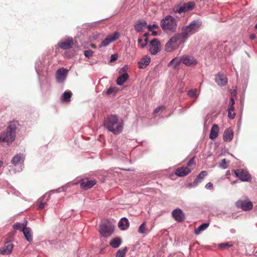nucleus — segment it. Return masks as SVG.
<instances>
[{"mask_svg":"<svg viewBox=\"0 0 257 257\" xmlns=\"http://www.w3.org/2000/svg\"><path fill=\"white\" fill-rule=\"evenodd\" d=\"M104 125L109 131L114 134L120 133L123 128L122 121H119L118 116L115 114L107 117L104 120Z\"/></svg>","mask_w":257,"mask_h":257,"instance_id":"nucleus-1","label":"nucleus"},{"mask_svg":"<svg viewBox=\"0 0 257 257\" xmlns=\"http://www.w3.org/2000/svg\"><path fill=\"white\" fill-rule=\"evenodd\" d=\"M19 125L20 124L17 121L10 122L6 130L1 134L0 140L8 144L13 142L15 139L16 130Z\"/></svg>","mask_w":257,"mask_h":257,"instance_id":"nucleus-2","label":"nucleus"},{"mask_svg":"<svg viewBox=\"0 0 257 257\" xmlns=\"http://www.w3.org/2000/svg\"><path fill=\"white\" fill-rule=\"evenodd\" d=\"M177 21L170 15L166 16L160 21V26L162 30L167 33H173L176 31Z\"/></svg>","mask_w":257,"mask_h":257,"instance_id":"nucleus-3","label":"nucleus"},{"mask_svg":"<svg viewBox=\"0 0 257 257\" xmlns=\"http://www.w3.org/2000/svg\"><path fill=\"white\" fill-rule=\"evenodd\" d=\"M201 26V22L198 20H194L187 26L183 27L182 32L180 34L181 35L183 39L185 41L189 35H192L197 32Z\"/></svg>","mask_w":257,"mask_h":257,"instance_id":"nucleus-4","label":"nucleus"},{"mask_svg":"<svg viewBox=\"0 0 257 257\" xmlns=\"http://www.w3.org/2000/svg\"><path fill=\"white\" fill-rule=\"evenodd\" d=\"M185 41L183 39L180 34L172 37L165 45V50L167 52H171L177 47V43H183Z\"/></svg>","mask_w":257,"mask_h":257,"instance_id":"nucleus-5","label":"nucleus"},{"mask_svg":"<svg viewBox=\"0 0 257 257\" xmlns=\"http://www.w3.org/2000/svg\"><path fill=\"white\" fill-rule=\"evenodd\" d=\"M235 206L243 211H247L252 209L253 204L247 196H244L236 202Z\"/></svg>","mask_w":257,"mask_h":257,"instance_id":"nucleus-6","label":"nucleus"},{"mask_svg":"<svg viewBox=\"0 0 257 257\" xmlns=\"http://www.w3.org/2000/svg\"><path fill=\"white\" fill-rule=\"evenodd\" d=\"M114 231V226L108 221L102 222L99 227V232L103 237L110 236Z\"/></svg>","mask_w":257,"mask_h":257,"instance_id":"nucleus-7","label":"nucleus"},{"mask_svg":"<svg viewBox=\"0 0 257 257\" xmlns=\"http://www.w3.org/2000/svg\"><path fill=\"white\" fill-rule=\"evenodd\" d=\"M120 37V34L117 32L108 35L101 43L99 47H105L110 43L117 40Z\"/></svg>","mask_w":257,"mask_h":257,"instance_id":"nucleus-8","label":"nucleus"},{"mask_svg":"<svg viewBox=\"0 0 257 257\" xmlns=\"http://www.w3.org/2000/svg\"><path fill=\"white\" fill-rule=\"evenodd\" d=\"M234 174L242 181H249L251 179L250 174L244 170L238 169L235 170Z\"/></svg>","mask_w":257,"mask_h":257,"instance_id":"nucleus-9","label":"nucleus"},{"mask_svg":"<svg viewBox=\"0 0 257 257\" xmlns=\"http://www.w3.org/2000/svg\"><path fill=\"white\" fill-rule=\"evenodd\" d=\"M149 51L152 54L155 55L161 50V44L157 39L152 40L149 45Z\"/></svg>","mask_w":257,"mask_h":257,"instance_id":"nucleus-10","label":"nucleus"},{"mask_svg":"<svg viewBox=\"0 0 257 257\" xmlns=\"http://www.w3.org/2000/svg\"><path fill=\"white\" fill-rule=\"evenodd\" d=\"M181 61L187 66H193L197 64V60L193 57L183 55L181 57Z\"/></svg>","mask_w":257,"mask_h":257,"instance_id":"nucleus-11","label":"nucleus"},{"mask_svg":"<svg viewBox=\"0 0 257 257\" xmlns=\"http://www.w3.org/2000/svg\"><path fill=\"white\" fill-rule=\"evenodd\" d=\"M195 6V4L194 2L185 3L181 6L178 10H177L176 13L181 14L182 13H185L191 11L194 8Z\"/></svg>","mask_w":257,"mask_h":257,"instance_id":"nucleus-12","label":"nucleus"},{"mask_svg":"<svg viewBox=\"0 0 257 257\" xmlns=\"http://www.w3.org/2000/svg\"><path fill=\"white\" fill-rule=\"evenodd\" d=\"M67 72V70L63 68L58 69L56 73L57 81L63 82L66 78Z\"/></svg>","mask_w":257,"mask_h":257,"instance_id":"nucleus-13","label":"nucleus"},{"mask_svg":"<svg viewBox=\"0 0 257 257\" xmlns=\"http://www.w3.org/2000/svg\"><path fill=\"white\" fill-rule=\"evenodd\" d=\"M96 183V182L95 180L83 179L80 181V186L83 189L87 190L94 186Z\"/></svg>","mask_w":257,"mask_h":257,"instance_id":"nucleus-14","label":"nucleus"},{"mask_svg":"<svg viewBox=\"0 0 257 257\" xmlns=\"http://www.w3.org/2000/svg\"><path fill=\"white\" fill-rule=\"evenodd\" d=\"M172 215L174 219L177 222H182L185 219V214L180 209H176L172 212Z\"/></svg>","mask_w":257,"mask_h":257,"instance_id":"nucleus-15","label":"nucleus"},{"mask_svg":"<svg viewBox=\"0 0 257 257\" xmlns=\"http://www.w3.org/2000/svg\"><path fill=\"white\" fill-rule=\"evenodd\" d=\"M14 245L11 241H7L5 242L3 247L0 249V253L2 254H10L13 250Z\"/></svg>","mask_w":257,"mask_h":257,"instance_id":"nucleus-16","label":"nucleus"},{"mask_svg":"<svg viewBox=\"0 0 257 257\" xmlns=\"http://www.w3.org/2000/svg\"><path fill=\"white\" fill-rule=\"evenodd\" d=\"M216 83L219 86H225L227 82V78L221 73H218L215 76Z\"/></svg>","mask_w":257,"mask_h":257,"instance_id":"nucleus-17","label":"nucleus"},{"mask_svg":"<svg viewBox=\"0 0 257 257\" xmlns=\"http://www.w3.org/2000/svg\"><path fill=\"white\" fill-rule=\"evenodd\" d=\"M191 171V169L188 167H182L177 168L175 170V174L179 177H183L188 175Z\"/></svg>","mask_w":257,"mask_h":257,"instance_id":"nucleus-18","label":"nucleus"},{"mask_svg":"<svg viewBox=\"0 0 257 257\" xmlns=\"http://www.w3.org/2000/svg\"><path fill=\"white\" fill-rule=\"evenodd\" d=\"M73 45V41L72 39H69L58 43L59 47L64 50L70 49L72 47Z\"/></svg>","mask_w":257,"mask_h":257,"instance_id":"nucleus-19","label":"nucleus"},{"mask_svg":"<svg viewBox=\"0 0 257 257\" xmlns=\"http://www.w3.org/2000/svg\"><path fill=\"white\" fill-rule=\"evenodd\" d=\"M147 24L144 20H139L134 25L135 29L137 32H142L147 26Z\"/></svg>","mask_w":257,"mask_h":257,"instance_id":"nucleus-20","label":"nucleus"},{"mask_svg":"<svg viewBox=\"0 0 257 257\" xmlns=\"http://www.w3.org/2000/svg\"><path fill=\"white\" fill-rule=\"evenodd\" d=\"M22 231L26 239L29 242L32 241L33 235L31 229L30 227L25 226L22 229Z\"/></svg>","mask_w":257,"mask_h":257,"instance_id":"nucleus-21","label":"nucleus"},{"mask_svg":"<svg viewBox=\"0 0 257 257\" xmlns=\"http://www.w3.org/2000/svg\"><path fill=\"white\" fill-rule=\"evenodd\" d=\"M219 132L218 126L216 124H213L209 135V138L211 140H214L218 137Z\"/></svg>","mask_w":257,"mask_h":257,"instance_id":"nucleus-22","label":"nucleus"},{"mask_svg":"<svg viewBox=\"0 0 257 257\" xmlns=\"http://www.w3.org/2000/svg\"><path fill=\"white\" fill-rule=\"evenodd\" d=\"M223 137L224 141L230 142L233 138V132L229 128H227L225 130Z\"/></svg>","mask_w":257,"mask_h":257,"instance_id":"nucleus-23","label":"nucleus"},{"mask_svg":"<svg viewBox=\"0 0 257 257\" xmlns=\"http://www.w3.org/2000/svg\"><path fill=\"white\" fill-rule=\"evenodd\" d=\"M207 175V172L205 171H201L199 175L197 176L196 179L193 182V184L194 186H196L198 184V183L201 182L204 178Z\"/></svg>","mask_w":257,"mask_h":257,"instance_id":"nucleus-24","label":"nucleus"},{"mask_svg":"<svg viewBox=\"0 0 257 257\" xmlns=\"http://www.w3.org/2000/svg\"><path fill=\"white\" fill-rule=\"evenodd\" d=\"M118 226L122 230L127 228L129 226L128 220L125 218H121L118 222Z\"/></svg>","mask_w":257,"mask_h":257,"instance_id":"nucleus-25","label":"nucleus"},{"mask_svg":"<svg viewBox=\"0 0 257 257\" xmlns=\"http://www.w3.org/2000/svg\"><path fill=\"white\" fill-rule=\"evenodd\" d=\"M129 76L126 73H124L118 77L116 80L117 84L122 85L128 78Z\"/></svg>","mask_w":257,"mask_h":257,"instance_id":"nucleus-26","label":"nucleus"},{"mask_svg":"<svg viewBox=\"0 0 257 257\" xmlns=\"http://www.w3.org/2000/svg\"><path fill=\"white\" fill-rule=\"evenodd\" d=\"M150 62V57H145L143 58L141 61L139 62V67L140 68H143L149 65Z\"/></svg>","mask_w":257,"mask_h":257,"instance_id":"nucleus-27","label":"nucleus"},{"mask_svg":"<svg viewBox=\"0 0 257 257\" xmlns=\"http://www.w3.org/2000/svg\"><path fill=\"white\" fill-rule=\"evenodd\" d=\"M121 243V239L119 237H117L112 239L109 242V244L113 248H117L120 245Z\"/></svg>","mask_w":257,"mask_h":257,"instance_id":"nucleus-28","label":"nucleus"},{"mask_svg":"<svg viewBox=\"0 0 257 257\" xmlns=\"http://www.w3.org/2000/svg\"><path fill=\"white\" fill-rule=\"evenodd\" d=\"M72 95V92L70 91H65L62 96V99L64 101H69L70 98Z\"/></svg>","mask_w":257,"mask_h":257,"instance_id":"nucleus-29","label":"nucleus"},{"mask_svg":"<svg viewBox=\"0 0 257 257\" xmlns=\"http://www.w3.org/2000/svg\"><path fill=\"white\" fill-rule=\"evenodd\" d=\"M209 226V223H203L195 230V233L199 234L201 231L205 230Z\"/></svg>","mask_w":257,"mask_h":257,"instance_id":"nucleus-30","label":"nucleus"},{"mask_svg":"<svg viewBox=\"0 0 257 257\" xmlns=\"http://www.w3.org/2000/svg\"><path fill=\"white\" fill-rule=\"evenodd\" d=\"M21 161H24V158L20 155H16L12 160V163L14 165L17 164Z\"/></svg>","mask_w":257,"mask_h":257,"instance_id":"nucleus-31","label":"nucleus"},{"mask_svg":"<svg viewBox=\"0 0 257 257\" xmlns=\"http://www.w3.org/2000/svg\"><path fill=\"white\" fill-rule=\"evenodd\" d=\"M127 249L126 247H125L122 249H118L116 253L115 257H124L126 254Z\"/></svg>","mask_w":257,"mask_h":257,"instance_id":"nucleus-32","label":"nucleus"},{"mask_svg":"<svg viewBox=\"0 0 257 257\" xmlns=\"http://www.w3.org/2000/svg\"><path fill=\"white\" fill-rule=\"evenodd\" d=\"M46 203V202L44 201V197L39 199L37 201L39 209H43L45 206Z\"/></svg>","mask_w":257,"mask_h":257,"instance_id":"nucleus-33","label":"nucleus"},{"mask_svg":"<svg viewBox=\"0 0 257 257\" xmlns=\"http://www.w3.org/2000/svg\"><path fill=\"white\" fill-rule=\"evenodd\" d=\"M188 95L190 97H197L198 96V91L196 89H191L188 91Z\"/></svg>","mask_w":257,"mask_h":257,"instance_id":"nucleus-34","label":"nucleus"},{"mask_svg":"<svg viewBox=\"0 0 257 257\" xmlns=\"http://www.w3.org/2000/svg\"><path fill=\"white\" fill-rule=\"evenodd\" d=\"M146 223L143 222L139 227L138 232L140 233H146L147 232V229L145 227Z\"/></svg>","mask_w":257,"mask_h":257,"instance_id":"nucleus-35","label":"nucleus"},{"mask_svg":"<svg viewBox=\"0 0 257 257\" xmlns=\"http://www.w3.org/2000/svg\"><path fill=\"white\" fill-rule=\"evenodd\" d=\"M229 163V161H226L225 159H223L221 160L220 163L219 164V167L223 169H226L227 168V164Z\"/></svg>","mask_w":257,"mask_h":257,"instance_id":"nucleus-36","label":"nucleus"},{"mask_svg":"<svg viewBox=\"0 0 257 257\" xmlns=\"http://www.w3.org/2000/svg\"><path fill=\"white\" fill-rule=\"evenodd\" d=\"M24 226H26V224H24L23 223L17 222L14 225L13 227L15 229L20 230L21 229H23V228L25 227Z\"/></svg>","mask_w":257,"mask_h":257,"instance_id":"nucleus-37","label":"nucleus"},{"mask_svg":"<svg viewBox=\"0 0 257 257\" xmlns=\"http://www.w3.org/2000/svg\"><path fill=\"white\" fill-rule=\"evenodd\" d=\"M117 92L116 89L115 87L109 88L106 92L107 95L115 94Z\"/></svg>","mask_w":257,"mask_h":257,"instance_id":"nucleus-38","label":"nucleus"},{"mask_svg":"<svg viewBox=\"0 0 257 257\" xmlns=\"http://www.w3.org/2000/svg\"><path fill=\"white\" fill-rule=\"evenodd\" d=\"M181 63H182V61H181V58L179 59L177 58H174L172 60L169 64L171 63H175V67H177V66L179 65Z\"/></svg>","mask_w":257,"mask_h":257,"instance_id":"nucleus-39","label":"nucleus"},{"mask_svg":"<svg viewBox=\"0 0 257 257\" xmlns=\"http://www.w3.org/2000/svg\"><path fill=\"white\" fill-rule=\"evenodd\" d=\"M93 51L92 50H85L84 52V54L86 57L90 58L93 55Z\"/></svg>","mask_w":257,"mask_h":257,"instance_id":"nucleus-40","label":"nucleus"},{"mask_svg":"<svg viewBox=\"0 0 257 257\" xmlns=\"http://www.w3.org/2000/svg\"><path fill=\"white\" fill-rule=\"evenodd\" d=\"M232 246V244L229 243H222L219 244V246L222 249H225L227 247H229Z\"/></svg>","mask_w":257,"mask_h":257,"instance_id":"nucleus-41","label":"nucleus"},{"mask_svg":"<svg viewBox=\"0 0 257 257\" xmlns=\"http://www.w3.org/2000/svg\"><path fill=\"white\" fill-rule=\"evenodd\" d=\"M194 165H195V162L194 161V158L193 157L188 161L186 167H188L189 168V167Z\"/></svg>","mask_w":257,"mask_h":257,"instance_id":"nucleus-42","label":"nucleus"},{"mask_svg":"<svg viewBox=\"0 0 257 257\" xmlns=\"http://www.w3.org/2000/svg\"><path fill=\"white\" fill-rule=\"evenodd\" d=\"M147 28L149 31H152L153 29H158L159 26L157 24H153L152 25H149L148 26Z\"/></svg>","mask_w":257,"mask_h":257,"instance_id":"nucleus-43","label":"nucleus"},{"mask_svg":"<svg viewBox=\"0 0 257 257\" xmlns=\"http://www.w3.org/2000/svg\"><path fill=\"white\" fill-rule=\"evenodd\" d=\"M118 55L117 54H114L111 55L110 57V62H112L116 61Z\"/></svg>","mask_w":257,"mask_h":257,"instance_id":"nucleus-44","label":"nucleus"},{"mask_svg":"<svg viewBox=\"0 0 257 257\" xmlns=\"http://www.w3.org/2000/svg\"><path fill=\"white\" fill-rule=\"evenodd\" d=\"M235 113L234 111H228V117L230 119H233L235 117Z\"/></svg>","mask_w":257,"mask_h":257,"instance_id":"nucleus-45","label":"nucleus"},{"mask_svg":"<svg viewBox=\"0 0 257 257\" xmlns=\"http://www.w3.org/2000/svg\"><path fill=\"white\" fill-rule=\"evenodd\" d=\"M164 109V107L163 106H159V107H158L157 108H156L154 111V113H159L161 110H162Z\"/></svg>","mask_w":257,"mask_h":257,"instance_id":"nucleus-46","label":"nucleus"},{"mask_svg":"<svg viewBox=\"0 0 257 257\" xmlns=\"http://www.w3.org/2000/svg\"><path fill=\"white\" fill-rule=\"evenodd\" d=\"M205 188L206 189H211L212 188H213V184L211 182H209L206 185H205Z\"/></svg>","mask_w":257,"mask_h":257,"instance_id":"nucleus-47","label":"nucleus"},{"mask_svg":"<svg viewBox=\"0 0 257 257\" xmlns=\"http://www.w3.org/2000/svg\"><path fill=\"white\" fill-rule=\"evenodd\" d=\"M234 107L233 105H229L228 108V111H234Z\"/></svg>","mask_w":257,"mask_h":257,"instance_id":"nucleus-48","label":"nucleus"},{"mask_svg":"<svg viewBox=\"0 0 257 257\" xmlns=\"http://www.w3.org/2000/svg\"><path fill=\"white\" fill-rule=\"evenodd\" d=\"M234 103H235L234 100L233 98L231 97L230 100V102H229V105H233L234 104Z\"/></svg>","mask_w":257,"mask_h":257,"instance_id":"nucleus-49","label":"nucleus"},{"mask_svg":"<svg viewBox=\"0 0 257 257\" xmlns=\"http://www.w3.org/2000/svg\"><path fill=\"white\" fill-rule=\"evenodd\" d=\"M147 45V44L146 42L142 43L140 44V47L142 48H144V47H145Z\"/></svg>","mask_w":257,"mask_h":257,"instance_id":"nucleus-50","label":"nucleus"},{"mask_svg":"<svg viewBox=\"0 0 257 257\" xmlns=\"http://www.w3.org/2000/svg\"><path fill=\"white\" fill-rule=\"evenodd\" d=\"M127 69V66H125L124 67H123L122 68H121L119 71V72H120L121 71H125V70Z\"/></svg>","mask_w":257,"mask_h":257,"instance_id":"nucleus-51","label":"nucleus"},{"mask_svg":"<svg viewBox=\"0 0 257 257\" xmlns=\"http://www.w3.org/2000/svg\"><path fill=\"white\" fill-rule=\"evenodd\" d=\"M255 36L254 34H251V35H250V38L251 40L254 39L255 38Z\"/></svg>","mask_w":257,"mask_h":257,"instance_id":"nucleus-52","label":"nucleus"},{"mask_svg":"<svg viewBox=\"0 0 257 257\" xmlns=\"http://www.w3.org/2000/svg\"><path fill=\"white\" fill-rule=\"evenodd\" d=\"M143 39L142 38H139L138 40V42L139 44H141L142 43Z\"/></svg>","mask_w":257,"mask_h":257,"instance_id":"nucleus-53","label":"nucleus"},{"mask_svg":"<svg viewBox=\"0 0 257 257\" xmlns=\"http://www.w3.org/2000/svg\"><path fill=\"white\" fill-rule=\"evenodd\" d=\"M152 35L153 36H156L157 35V32L156 31H153L152 33Z\"/></svg>","mask_w":257,"mask_h":257,"instance_id":"nucleus-54","label":"nucleus"},{"mask_svg":"<svg viewBox=\"0 0 257 257\" xmlns=\"http://www.w3.org/2000/svg\"><path fill=\"white\" fill-rule=\"evenodd\" d=\"M91 47L94 49H95L96 48V46L94 44H91Z\"/></svg>","mask_w":257,"mask_h":257,"instance_id":"nucleus-55","label":"nucleus"},{"mask_svg":"<svg viewBox=\"0 0 257 257\" xmlns=\"http://www.w3.org/2000/svg\"><path fill=\"white\" fill-rule=\"evenodd\" d=\"M148 33H145L144 34V37H145V38H148Z\"/></svg>","mask_w":257,"mask_h":257,"instance_id":"nucleus-56","label":"nucleus"},{"mask_svg":"<svg viewBox=\"0 0 257 257\" xmlns=\"http://www.w3.org/2000/svg\"><path fill=\"white\" fill-rule=\"evenodd\" d=\"M144 42H146L147 43H148V38H145V39H144Z\"/></svg>","mask_w":257,"mask_h":257,"instance_id":"nucleus-57","label":"nucleus"},{"mask_svg":"<svg viewBox=\"0 0 257 257\" xmlns=\"http://www.w3.org/2000/svg\"><path fill=\"white\" fill-rule=\"evenodd\" d=\"M3 164V162L2 161H0V168L2 167Z\"/></svg>","mask_w":257,"mask_h":257,"instance_id":"nucleus-58","label":"nucleus"},{"mask_svg":"<svg viewBox=\"0 0 257 257\" xmlns=\"http://www.w3.org/2000/svg\"><path fill=\"white\" fill-rule=\"evenodd\" d=\"M255 28L257 29V24L255 25Z\"/></svg>","mask_w":257,"mask_h":257,"instance_id":"nucleus-59","label":"nucleus"}]
</instances>
